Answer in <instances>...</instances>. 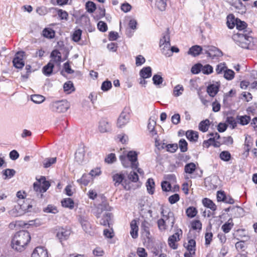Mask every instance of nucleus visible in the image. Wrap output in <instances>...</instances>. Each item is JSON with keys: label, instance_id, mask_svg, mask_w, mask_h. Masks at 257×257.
Here are the masks:
<instances>
[{"label": "nucleus", "instance_id": "obj_1", "mask_svg": "<svg viewBox=\"0 0 257 257\" xmlns=\"http://www.w3.org/2000/svg\"><path fill=\"white\" fill-rule=\"evenodd\" d=\"M111 207L105 202L98 204L93 210V214L97 218L101 219L99 220L100 224L103 226L108 225L110 227V221L112 217V214L108 212L111 210Z\"/></svg>", "mask_w": 257, "mask_h": 257}, {"label": "nucleus", "instance_id": "obj_2", "mask_svg": "<svg viewBox=\"0 0 257 257\" xmlns=\"http://www.w3.org/2000/svg\"><path fill=\"white\" fill-rule=\"evenodd\" d=\"M30 240L31 236L28 231H20L14 235L12 240V247L18 251H22L24 250Z\"/></svg>", "mask_w": 257, "mask_h": 257}, {"label": "nucleus", "instance_id": "obj_3", "mask_svg": "<svg viewBox=\"0 0 257 257\" xmlns=\"http://www.w3.org/2000/svg\"><path fill=\"white\" fill-rule=\"evenodd\" d=\"M161 209L162 218L157 221L159 229L162 231L168 228L172 229L175 222L174 213L171 210L165 211L163 207H161Z\"/></svg>", "mask_w": 257, "mask_h": 257}, {"label": "nucleus", "instance_id": "obj_4", "mask_svg": "<svg viewBox=\"0 0 257 257\" xmlns=\"http://www.w3.org/2000/svg\"><path fill=\"white\" fill-rule=\"evenodd\" d=\"M235 21L236 28L241 31L240 33L236 34V36L240 39V41H242L246 44H249L252 41V37L248 36L246 33L247 32L246 30H244L246 27V23L244 22H242L240 20L238 21L237 20H236Z\"/></svg>", "mask_w": 257, "mask_h": 257}, {"label": "nucleus", "instance_id": "obj_5", "mask_svg": "<svg viewBox=\"0 0 257 257\" xmlns=\"http://www.w3.org/2000/svg\"><path fill=\"white\" fill-rule=\"evenodd\" d=\"M33 207V205L30 204L28 202H25L22 204L15 206L14 208L9 212V213L13 217L21 216L26 212H31Z\"/></svg>", "mask_w": 257, "mask_h": 257}, {"label": "nucleus", "instance_id": "obj_6", "mask_svg": "<svg viewBox=\"0 0 257 257\" xmlns=\"http://www.w3.org/2000/svg\"><path fill=\"white\" fill-rule=\"evenodd\" d=\"M160 47L162 53L167 57L172 56V52L170 51V40L169 33V29L165 34L163 35L162 38L160 41Z\"/></svg>", "mask_w": 257, "mask_h": 257}, {"label": "nucleus", "instance_id": "obj_7", "mask_svg": "<svg viewBox=\"0 0 257 257\" xmlns=\"http://www.w3.org/2000/svg\"><path fill=\"white\" fill-rule=\"evenodd\" d=\"M50 106L53 111L63 113L69 109L70 104L66 100H62L52 102Z\"/></svg>", "mask_w": 257, "mask_h": 257}, {"label": "nucleus", "instance_id": "obj_8", "mask_svg": "<svg viewBox=\"0 0 257 257\" xmlns=\"http://www.w3.org/2000/svg\"><path fill=\"white\" fill-rule=\"evenodd\" d=\"M203 51L205 54H206L208 57L212 59L222 55V52L213 46H204Z\"/></svg>", "mask_w": 257, "mask_h": 257}, {"label": "nucleus", "instance_id": "obj_9", "mask_svg": "<svg viewBox=\"0 0 257 257\" xmlns=\"http://www.w3.org/2000/svg\"><path fill=\"white\" fill-rule=\"evenodd\" d=\"M24 53L23 52H18L15 55L13 60L14 66L18 69L22 68L24 65V61L23 60V56Z\"/></svg>", "mask_w": 257, "mask_h": 257}, {"label": "nucleus", "instance_id": "obj_10", "mask_svg": "<svg viewBox=\"0 0 257 257\" xmlns=\"http://www.w3.org/2000/svg\"><path fill=\"white\" fill-rule=\"evenodd\" d=\"M98 129L101 133L108 132L110 130V124L107 119L101 118L99 121Z\"/></svg>", "mask_w": 257, "mask_h": 257}, {"label": "nucleus", "instance_id": "obj_11", "mask_svg": "<svg viewBox=\"0 0 257 257\" xmlns=\"http://www.w3.org/2000/svg\"><path fill=\"white\" fill-rule=\"evenodd\" d=\"M230 5L232 7V9L238 13L243 14L245 13V6L243 5L240 0H235L232 3H230Z\"/></svg>", "mask_w": 257, "mask_h": 257}, {"label": "nucleus", "instance_id": "obj_12", "mask_svg": "<svg viewBox=\"0 0 257 257\" xmlns=\"http://www.w3.org/2000/svg\"><path fill=\"white\" fill-rule=\"evenodd\" d=\"M137 156L138 154L135 151H130L125 156L131 162V167L132 168H137L139 166Z\"/></svg>", "mask_w": 257, "mask_h": 257}, {"label": "nucleus", "instance_id": "obj_13", "mask_svg": "<svg viewBox=\"0 0 257 257\" xmlns=\"http://www.w3.org/2000/svg\"><path fill=\"white\" fill-rule=\"evenodd\" d=\"M31 257H48V252L43 247L38 246L34 250Z\"/></svg>", "mask_w": 257, "mask_h": 257}, {"label": "nucleus", "instance_id": "obj_14", "mask_svg": "<svg viewBox=\"0 0 257 257\" xmlns=\"http://www.w3.org/2000/svg\"><path fill=\"white\" fill-rule=\"evenodd\" d=\"M129 119V114L126 112H122L117 119V125L118 127H121L123 126L128 122Z\"/></svg>", "mask_w": 257, "mask_h": 257}, {"label": "nucleus", "instance_id": "obj_15", "mask_svg": "<svg viewBox=\"0 0 257 257\" xmlns=\"http://www.w3.org/2000/svg\"><path fill=\"white\" fill-rule=\"evenodd\" d=\"M70 230L67 229H59L57 233V237L61 242L63 240H66L70 234Z\"/></svg>", "mask_w": 257, "mask_h": 257}, {"label": "nucleus", "instance_id": "obj_16", "mask_svg": "<svg viewBox=\"0 0 257 257\" xmlns=\"http://www.w3.org/2000/svg\"><path fill=\"white\" fill-rule=\"evenodd\" d=\"M85 158V150L83 147L79 148L75 153V160L78 164L82 163Z\"/></svg>", "mask_w": 257, "mask_h": 257}, {"label": "nucleus", "instance_id": "obj_17", "mask_svg": "<svg viewBox=\"0 0 257 257\" xmlns=\"http://www.w3.org/2000/svg\"><path fill=\"white\" fill-rule=\"evenodd\" d=\"M180 240L179 238V234L178 232H176L174 233L173 235H171L168 238V243L170 246L173 249H176L177 248V245L176 244V242L179 241Z\"/></svg>", "mask_w": 257, "mask_h": 257}, {"label": "nucleus", "instance_id": "obj_18", "mask_svg": "<svg viewBox=\"0 0 257 257\" xmlns=\"http://www.w3.org/2000/svg\"><path fill=\"white\" fill-rule=\"evenodd\" d=\"M52 59L50 61L52 63H55L60 64L61 62V54L57 50H53L51 54Z\"/></svg>", "mask_w": 257, "mask_h": 257}, {"label": "nucleus", "instance_id": "obj_19", "mask_svg": "<svg viewBox=\"0 0 257 257\" xmlns=\"http://www.w3.org/2000/svg\"><path fill=\"white\" fill-rule=\"evenodd\" d=\"M79 221L84 230L86 232L89 231V229L90 228V224L88 222L87 217L80 215L79 217Z\"/></svg>", "mask_w": 257, "mask_h": 257}, {"label": "nucleus", "instance_id": "obj_20", "mask_svg": "<svg viewBox=\"0 0 257 257\" xmlns=\"http://www.w3.org/2000/svg\"><path fill=\"white\" fill-rule=\"evenodd\" d=\"M130 233L133 238H136L138 236L139 227L136 220H133L131 223Z\"/></svg>", "mask_w": 257, "mask_h": 257}, {"label": "nucleus", "instance_id": "obj_21", "mask_svg": "<svg viewBox=\"0 0 257 257\" xmlns=\"http://www.w3.org/2000/svg\"><path fill=\"white\" fill-rule=\"evenodd\" d=\"M203 49H203L199 45H195L189 49L188 54L194 57H196L198 56L201 53V51H203Z\"/></svg>", "mask_w": 257, "mask_h": 257}, {"label": "nucleus", "instance_id": "obj_22", "mask_svg": "<svg viewBox=\"0 0 257 257\" xmlns=\"http://www.w3.org/2000/svg\"><path fill=\"white\" fill-rule=\"evenodd\" d=\"M218 89L219 85L217 84H212L207 87V92L210 96L214 97L218 92Z\"/></svg>", "mask_w": 257, "mask_h": 257}, {"label": "nucleus", "instance_id": "obj_23", "mask_svg": "<svg viewBox=\"0 0 257 257\" xmlns=\"http://www.w3.org/2000/svg\"><path fill=\"white\" fill-rule=\"evenodd\" d=\"M234 226V223L232 222V219L229 218L227 222H225L221 226V229L224 233H228Z\"/></svg>", "mask_w": 257, "mask_h": 257}, {"label": "nucleus", "instance_id": "obj_24", "mask_svg": "<svg viewBox=\"0 0 257 257\" xmlns=\"http://www.w3.org/2000/svg\"><path fill=\"white\" fill-rule=\"evenodd\" d=\"M115 186L120 185L124 179V175L122 173H116L112 176Z\"/></svg>", "mask_w": 257, "mask_h": 257}, {"label": "nucleus", "instance_id": "obj_25", "mask_svg": "<svg viewBox=\"0 0 257 257\" xmlns=\"http://www.w3.org/2000/svg\"><path fill=\"white\" fill-rule=\"evenodd\" d=\"M140 75L141 77L148 78L152 75V69L150 67L148 66L144 67L140 71Z\"/></svg>", "mask_w": 257, "mask_h": 257}, {"label": "nucleus", "instance_id": "obj_26", "mask_svg": "<svg viewBox=\"0 0 257 257\" xmlns=\"http://www.w3.org/2000/svg\"><path fill=\"white\" fill-rule=\"evenodd\" d=\"M54 65V63L50 61L43 68V72L46 76H50L53 71Z\"/></svg>", "mask_w": 257, "mask_h": 257}, {"label": "nucleus", "instance_id": "obj_27", "mask_svg": "<svg viewBox=\"0 0 257 257\" xmlns=\"http://www.w3.org/2000/svg\"><path fill=\"white\" fill-rule=\"evenodd\" d=\"M202 203L204 206L210 209L212 211H215L216 209V206L215 204L209 199L204 198L202 200Z\"/></svg>", "mask_w": 257, "mask_h": 257}, {"label": "nucleus", "instance_id": "obj_28", "mask_svg": "<svg viewBox=\"0 0 257 257\" xmlns=\"http://www.w3.org/2000/svg\"><path fill=\"white\" fill-rule=\"evenodd\" d=\"M186 136L187 138L191 141L196 142L198 138V132L193 131H187Z\"/></svg>", "mask_w": 257, "mask_h": 257}, {"label": "nucleus", "instance_id": "obj_29", "mask_svg": "<svg viewBox=\"0 0 257 257\" xmlns=\"http://www.w3.org/2000/svg\"><path fill=\"white\" fill-rule=\"evenodd\" d=\"M61 204L63 207L72 209L74 208V203L72 199L68 198L63 199L61 201Z\"/></svg>", "mask_w": 257, "mask_h": 257}, {"label": "nucleus", "instance_id": "obj_30", "mask_svg": "<svg viewBox=\"0 0 257 257\" xmlns=\"http://www.w3.org/2000/svg\"><path fill=\"white\" fill-rule=\"evenodd\" d=\"M55 34V31L50 28H45L42 31V35L48 39L53 38Z\"/></svg>", "mask_w": 257, "mask_h": 257}, {"label": "nucleus", "instance_id": "obj_31", "mask_svg": "<svg viewBox=\"0 0 257 257\" xmlns=\"http://www.w3.org/2000/svg\"><path fill=\"white\" fill-rule=\"evenodd\" d=\"M38 181L41 184V187L42 188L41 189H42L43 192H45L50 186L49 182L46 181L45 177L43 176H42Z\"/></svg>", "mask_w": 257, "mask_h": 257}, {"label": "nucleus", "instance_id": "obj_32", "mask_svg": "<svg viewBox=\"0 0 257 257\" xmlns=\"http://www.w3.org/2000/svg\"><path fill=\"white\" fill-rule=\"evenodd\" d=\"M210 125V121L208 119L201 121L199 124V129L203 132L208 131Z\"/></svg>", "mask_w": 257, "mask_h": 257}, {"label": "nucleus", "instance_id": "obj_33", "mask_svg": "<svg viewBox=\"0 0 257 257\" xmlns=\"http://www.w3.org/2000/svg\"><path fill=\"white\" fill-rule=\"evenodd\" d=\"M154 186H155V182L154 181V180L152 178H149L147 180V182L146 183V186H147L148 192L151 194H153L154 193Z\"/></svg>", "mask_w": 257, "mask_h": 257}, {"label": "nucleus", "instance_id": "obj_34", "mask_svg": "<svg viewBox=\"0 0 257 257\" xmlns=\"http://www.w3.org/2000/svg\"><path fill=\"white\" fill-rule=\"evenodd\" d=\"M195 245L196 242L195 240L191 239L188 241V244L186 246V248L188 251V252H190L191 253H193V254L195 253Z\"/></svg>", "mask_w": 257, "mask_h": 257}, {"label": "nucleus", "instance_id": "obj_35", "mask_svg": "<svg viewBox=\"0 0 257 257\" xmlns=\"http://www.w3.org/2000/svg\"><path fill=\"white\" fill-rule=\"evenodd\" d=\"M56 162V158H48L45 159L43 162V167L47 168Z\"/></svg>", "mask_w": 257, "mask_h": 257}, {"label": "nucleus", "instance_id": "obj_36", "mask_svg": "<svg viewBox=\"0 0 257 257\" xmlns=\"http://www.w3.org/2000/svg\"><path fill=\"white\" fill-rule=\"evenodd\" d=\"M89 175V174H84L80 179L77 180V182L81 185L87 186L90 181Z\"/></svg>", "mask_w": 257, "mask_h": 257}, {"label": "nucleus", "instance_id": "obj_37", "mask_svg": "<svg viewBox=\"0 0 257 257\" xmlns=\"http://www.w3.org/2000/svg\"><path fill=\"white\" fill-rule=\"evenodd\" d=\"M186 213L188 217L193 218L196 215L197 213V210L194 207H189L186 209Z\"/></svg>", "mask_w": 257, "mask_h": 257}, {"label": "nucleus", "instance_id": "obj_38", "mask_svg": "<svg viewBox=\"0 0 257 257\" xmlns=\"http://www.w3.org/2000/svg\"><path fill=\"white\" fill-rule=\"evenodd\" d=\"M31 100L34 103L39 104L44 101L45 97L41 95L35 94L31 96Z\"/></svg>", "mask_w": 257, "mask_h": 257}, {"label": "nucleus", "instance_id": "obj_39", "mask_svg": "<svg viewBox=\"0 0 257 257\" xmlns=\"http://www.w3.org/2000/svg\"><path fill=\"white\" fill-rule=\"evenodd\" d=\"M196 165L193 163L187 164L185 166V172L186 173L192 174L195 170Z\"/></svg>", "mask_w": 257, "mask_h": 257}, {"label": "nucleus", "instance_id": "obj_40", "mask_svg": "<svg viewBox=\"0 0 257 257\" xmlns=\"http://www.w3.org/2000/svg\"><path fill=\"white\" fill-rule=\"evenodd\" d=\"M64 90L68 93L74 91V88L72 82L68 81L64 83L63 86Z\"/></svg>", "mask_w": 257, "mask_h": 257}, {"label": "nucleus", "instance_id": "obj_41", "mask_svg": "<svg viewBox=\"0 0 257 257\" xmlns=\"http://www.w3.org/2000/svg\"><path fill=\"white\" fill-rule=\"evenodd\" d=\"M85 7L87 11L89 13H93L96 9L95 4L90 1H88L86 3Z\"/></svg>", "mask_w": 257, "mask_h": 257}, {"label": "nucleus", "instance_id": "obj_42", "mask_svg": "<svg viewBox=\"0 0 257 257\" xmlns=\"http://www.w3.org/2000/svg\"><path fill=\"white\" fill-rule=\"evenodd\" d=\"M149 226L150 224L147 221L144 220L142 222L141 228L142 231L146 234V236H148L150 234L149 232Z\"/></svg>", "mask_w": 257, "mask_h": 257}, {"label": "nucleus", "instance_id": "obj_43", "mask_svg": "<svg viewBox=\"0 0 257 257\" xmlns=\"http://www.w3.org/2000/svg\"><path fill=\"white\" fill-rule=\"evenodd\" d=\"M179 146L181 152H186L188 150V143L184 139H181L179 142Z\"/></svg>", "mask_w": 257, "mask_h": 257}, {"label": "nucleus", "instance_id": "obj_44", "mask_svg": "<svg viewBox=\"0 0 257 257\" xmlns=\"http://www.w3.org/2000/svg\"><path fill=\"white\" fill-rule=\"evenodd\" d=\"M184 91V88L181 85H176L173 90V95L176 96H179L181 95Z\"/></svg>", "mask_w": 257, "mask_h": 257}, {"label": "nucleus", "instance_id": "obj_45", "mask_svg": "<svg viewBox=\"0 0 257 257\" xmlns=\"http://www.w3.org/2000/svg\"><path fill=\"white\" fill-rule=\"evenodd\" d=\"M43 211L46 213L53 214H56L58 212L57 208L52 205H48L46 207L44 208Z\"/></svg>", "mask_w": 257, "mask_h": 257}, {"label": "nucleus", "instance_id": "obj_46", "mask_svg": "<svg viewBox=\"0 0 257 257\" xmlns=\"http://www.w3.org/2000/svg\"><path fill=\"white\" fill-rule=\"evenodd\" d=\"M201 72L204 74H210L213 72V67L209 64L204 66L202 65Z\"/></svg>", "mask_w": 257, "mask_h": 257}, {"label": "nucleus", "instance_id": "obj_47", "mask_svg": "<svg viewBox=\"0 0 257 257\" xmlns=\"http://www.w3.org/2000/svg\"><path fill=\"white\" fill-rule=\"evenodd\" d=\"M224 77L227 80H232L234 77V72L231 69H225Z\"/></svg>", "mask_w": 257, "mask_h": 257}, {"label": "nucleus", "instance_id": "obj_48", "mask_svg": "<svg viewBox=\"0 0 257 257\" xmlns=\"http://www.w3.org/2000/svg\"><path fill=\"white\" fill-rule=\"evenodd\" d=\"M237 119L239 121V123L242 125H246L248 123L250 120L249 116L244 115L237 116Z\"/></svg>", "mask_w": 257, "mask_h": 257}, {"label": "nucleus", "instance_id": "obj_49", "mask_svg": "<svg viewBox=\"0 0 257 257\" xmlns=\"http://www.w3.org/2000/svg\"><path fill=\"white\" fill-rule=\"evenodd\" d=\"M119 159L124 167L127 168L131 166V162L125 156H120Z\"/></svg>", "mask_w": 257, "mask_h": 257}, {"label": "nucleus", "instance_id": "obj_50", "mask_svg": "<svg viewBox=\"0 0 257 257\" xmlns=\"http://www.w3.org/2000/svg\"><path fill=\"white\" fill-rule=\"evenodd\" d=\"M16 173V171L14 169H7L3 171V175L6 176L5 179L11 178Z\"/></svg>", "mask_w": 257, "mask_h": 257}, {"label": "nucleus", "instance_id": "obj_51", "mask_svg": "<svg viewBox=\"0 0 257 257\" xmlns=\"http://www.w3.org/2000/svg\"><path fill=\"white\" fill-rule=\"evenodd\" d=\"M57 14L61 20H65L66 21L68 20V14L66 11L61 9H59L57 10Z\"/></svg>", "mask_w": 257, "mask_h": 257}, {"label": "nucleus", "instance_id": "obj_52", "mask_svg": "<svg viewBox=\"0 0 257 257\" xmlns=\"http://www.w3.org/2000/svg\"><path fill=\"white\" fill-rule=\"evenodd\" d=\"M33 188H34V191L36 192L37 193V195L38 196L39 195V193H42L43 191L42 189H41V184L38 180L37 182H35L33 184Z\"/></svg>", "mask_w": 257, "mask_h": 257}, {"label": "nucleus", "instance_id": "obj_53", "mask_svg": "<svg viewBox=\"0 0 257 257\" xmlns=\"http://www.w3.org/2000/svg\"><path fill=\"white\" fill-rule=\"evenodd\" d=\"M231 158V155L228 151H223L220 154V158L224 161H228Z\"/></svg>", "mask_w": 257, "mask_h": 257}, {"label": "nucleus", "instance_id": "obj_54", "mask_svg": "<svg viewBox=\"0 0 257 257\" xmlns=\"http://www.w3.org/2000/svg\"><path fill=\"white\" fill-rule=\"evenodd\" d=\"M165 148L168 152L174 153L178 149V146L177 144H168L165 145Z\"/></svg>", "mask_w": 257, "mask_h": 257}, {"label": "nucleus", "instance_id": "obj_55", "mask_svg": "<svg viewBox=\"0 0 257 257\" xmlns=\"http://www.w3.org/2000/svg\"><path fill=\"white\" fill-rule=\"evenodd\" d=\"M82 31L80 29L76 30L72 36V39L75 42H78L81 38Z\"/></svg>", "mask_w": 257, "mask_h": 257}, {"label": "nucleus", "instance_id": "obj_56", "mask_svg": "<svg viewBox=\"0 0 257 257\" xmlns=\"http://www.w3.org/2000/svg\"><path fill=\"white\" fill-rule=\"evenodd\" d=\"M202 65L200 63H198L192 66L191 68V72L193 74H198L201 71Z\"/></svg>", "mask_w": 257, "mask_h": 257}, {"label": "nucleus", "instance_id": "obj_57", "mask_svg": "<svg viewBox=\"0 0 257 257\" xmlns=\"http://www.w3.org/2000/svg\"><path fill=\"white\" fill-rule=\"evenodd\" d=\"M128 178L133 182H137L139 180V176L137 173L134 171L131 172L128 175Z\"/></svg>", "mask_w": 257, "mask_h": 257}, {"label": "nucleus", "instance_id": "obj_58", "mask_svg": "<svg viewBox=\"0 0 257 257\" xmlns=\"http://www.w3.org/2000/svg\"><path fill=\"white\" fill-rule=\"evenodd\" d=\"M111 87V82L110 81H105L102 83L101 88L103 91H106L108 90Z\"/></svg>", "mask_w": 257, "mask_h": 257}, {"label": "nucleus", "instance_id": "obj_59", "mask_svg": "<svg viewBox=\"0 0 257 257\" xmlns=\"http://www.w3.org/2000/svg\"><path fill=\"white\" fill-rule=\"evenodd\" d=\"M166 0H159L157 2L156 5L159 9L162 11L165 10L166 7Z\"/></svg>", "mask_w": 257, "mask_h": 257}, {"label": "nucleus", "instance_id": "obj_60", "mask_svg": "<svg viewBox=\"0 0 257 257\" xmlns=\"http://www.w3.org/2000/svg\"><path fill=\"white\" fill-rule=\"evenodd\" d=\"M116 161V157L114 154H109L105 159V162L108 164H111Z\"/></svg>", "mask_w": 257, "mask_h": 257}, {"label": "nucleus", "instance_id": "obj_61", "mask_svg": "<svg viewBox=\"0 0 257 257\" xmlns=\"http://www.w3.org/2000/svg\"><path fill=\"white\" fill-rule=\"evenodd\" d=\"M163 80V78L159 75L155 74L153 77V81L155 85L162 84Z\"/></svg>", "mask_w": 257, "mask_h": 257}, {"label": "nucleus", "instance_id": "obj_62", "mask_svg": "<svg viewBox=\"0 0 257 257\" xmlns=\"http://www.w3.org/2000/svg\"><path fill=\"white\" fill-rule=\"evenodd\" d=\"M145 58L142 55H138L136 58V65L137 66H141L145 62Z\"/></svg>", "mask_w": 257, "mask_h": 257}, {"label": "nucleus", "instance_id": "obj_63", "mask_svg": "<svg viewBox=\"0 0 257 257\" xmlns=\"http://www.w3.org/2000/svg\"><path fill=\"white\" fill-rule=\"evenodd\" d=\"M98 29L101 32H105L107 30V26L105 23L100 21L97 24Z\"/></svg>", "mask_w": 257, "mask_h": 257}, {"label": "nucleus", "instance_id": "obj_64", "mask_svg": "<svg viewBox=\"0 0 257 257\" xmlns=\"http://www.w3.org/2000/svg\"><path fill=\"white\" fill-rule=\"evenodd\" d=\"M179 195L178 194H175L168 198L169 201L171 204H174L179 200Z\"/></svg>", "mask_w": 257, "mask_h": 257}]
</instances>
